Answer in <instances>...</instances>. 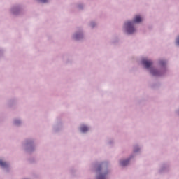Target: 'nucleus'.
I'll list each match as a JSON object with an SVG mask.
<instances>
[{
  "mask_svg": "<svg viewBox=\"0 0 179 179\" xmlns=\"http://www.w3.org/2000/svg\"><path fill=\"white\" fill-rule=\"evenodd\" d=\"M79 37H82V35H80V34H76L75 35L76 40H79Z\"/></svg>",
  "mask_w": 179,
  "mask_h": 179,
  "instance_id": "obj_8",
  "label": "nucleus"
},
{
  "mask_svg": "<svg viewBox=\"0 0 179 179\" xmlns=\"http://www.w3.org/2000/svg\"><path fill=\"white\" fill-rule=\"evenodd\" d=\"M97 179H106V175L105 174H100L98 177Z\"/></svg>",
  "mask_w": 179,
  "mask_h": 179,
  "instance_id": "obj_7",
  "label": "nucleus"
},
{
  "mask_svg": "<svg viewBox=\"0 0 179 179\" xmlns=\"http://www.w3.org/2000/svg\"><path fill=\"white\" fill-rule=\"evenodd\" d=\"M80 131L81 132H87V131H89V127L86 126H81Z\"/></svg>",
  "mask_w": 179,
  "mask_h": 179,
  "instance_id": "obj_3",
  "label": "nucleus"
},
{
  "mask_svg": "<svg viewBox=\"0 0 179 179\" xmlns=\"http://www.w3.org/2000/svg\"><path fill=\"white\" fill-rule=\"evenodd\" d=\"M142 22V17L139 15H136L134 17V22L129 21L125 23L127 31L129 34H132L135 32V28H134V23H141Z\"/></svg>",
  "mask_w": 179,
  "mask_h": 179,
  "instance_id": "obj_1",
  "label": "nucleus"
},
{
  "mask_svg": "<svg viewBox=\"0 0 179 179\" xmlns=\"http://www.w3.org/2000/svg\"><path fill=\"white\" fill-rule=\"evenodd\" d=\"M128 163H129V159H127V160L120 162V164L123 166H127Z\"/></svg>",
  "mask_w": 179,
  "mask_h": 179,
  "instance_id": "obj_5",
  "label": "nucleus"
},
{
  "mask_svg": "<svg viewBox=\"0 0 179 179\" xmlns=\"http://www.w3.org/2000/svg\"><path fill=\"white\" fill-rule=\"evenodd\" d=\"M165 64H166V62H164V61H160L159 62L160 65H164Z\"/></svg>",
  "mask_w": 179,
  "mask_h": 179,
  "instance_id": "obj_10",
  "label": "nucleus"
},
{
  "mask_svg": "<svg viewBox=\"0 0 179 179\" xmlns=\"http://www.w3.org/2000/svg\"><path fill=\"white\" fill-rule=\"evenodd\" d=\"M142 62L143 65H144V66L147 69L150 68L151 65H153V62L150 60L143 59Z\"/></svg>",
  "mask_w": 179,
  "mask_h": 179,
  "instance_id": "obj_2",
  "label": "nucleus"
},
{
  "mask_svg": "<svg viewBox=\"0 0 179 179\" xmlns=\"http://www.w3.org/2000/svg\"><path fill=\"white\" fill-rule=\"evenodd\" d=\"M0 166L1 167H7L8 164H6V162H3L2 160H0Z\"/></svg>",
  "mask_w": 179,
  "mask_h": 179,
  "instance_id": "obj_6",
  "label": "nucleus"
},
{
  "mask_svg": "<svg viewBox=\"0 0 179 179\" xmlns=\"http://www.w3.org/2000/svg\"><path fill=\"white\" fill-rule=\"evenodd\" d=\"M38 2H41L42 3H45L46 2H48V0H38Z\"/></svg>",
  "mask_w": 179,
  "mask_h": 179,
  "instance_id": "obj_9",
  "label": "nucleus"
},
{
  "mask_svg": "<svg viewBox=\"0 0 179 179\" xmlns=\"http://www.w3.org/2000/svg\"><path fill=\"white\" fill-rule=\"evenodd\" d=\"M176 44H178V45H179V37L176 40Z\"/></svg>",
  "mask_w": 179,
  "mask_h": 179,
  "instance_id": "obj_11",
  "label": "nucleus"
},
{
  "mask_svg": "<svg viewBox=\"0 0 179 179\" xmlns=\"http://www.w3.org/2000/svg\"><path fill=\"white\" fill-rule=\"evenodd\" d=\"M151 73L154 76H160V73H159V71H157V70H151Z\"/></svg>",
  "mask_w": 179,
  "mask_h": 179,
  "instance_id": "obj_4",
  "label": "nucleus"
},
{
  "mask_svg": "<svg viewBox=\"0 0 179 179\" xmlns=\"http://www.w3.org/2000/svg\"><path fill=\"white\" fill-rule=\"evenodd\" d=\"M15 124H20V121L17 120V121L15 122Z\"/></svg>",
  "mask_w": 179,
  "mask_h": 179,
  "instance_id": "obj_12",
  "label": "nucleus"
}]
</instances>
